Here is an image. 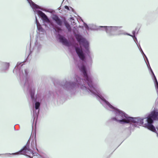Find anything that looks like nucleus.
<instances>
[{
	"mask_svg": "<svg viewBox=\"0 0 158 158\" xmlns=\"http://www.w3.org/2000/svg\"><path fill=\"white\" fill-rule=\"evenodd\" d=\"M28 3L29 4L30 6L33 9L34 11L38 15V16L41 18L44 25L45 26H47L45 23L49 24L50 22V19L48 18L46 14L43 12L42 11L39 10V9H40L43 11H46L44 9L41 8V7L34 2L31 0H27Z\"/></svg>",
	"mask_w": 158,
	"mask_h": 158,
	"instance_id": "obj_7",
	"label": "nucleus"
},
{
	"mask_svg": "<svg viewBox=\"0 0 158 158\" xmlns=\"http://www.w3.org/2000/svg\"><path fill=\"white\" fill-rule=\"evenodd\" d=\"M75 64L77 66L81 73L84 79L81 78L77 75H75L74 79L75 82L65 81L60 83V86L66 91L72 94L77 87L80 88L85 94L89 93L94 95L101 104L105 98L102 96L101 92L98 90L97 85L93 82V77L90 73L89 69L86 66L87 60L78 61L74 57Z\"/></svg>",
	"mask_w": 158,
	"mask_h": 158,
	"instance_id": "obj_1",
	"label": "nucleus"
},
{
	"mask_svg": "<svg viewBox=\"0 0 158 158\" xmlns=\"http://www.w3.org/2000/svg\"><path fill=\"white\" fill-rule=\"evenodd\" d=\"M89 29L91 30H97L98 27H97L95 25L92 24H89Z\"/></svg>",
	"mask_w": 158,
	"mask_h": 158,
	"instance_id": "obj_16",
	"label": "nucleus"
},
{
	"mask_svg": "<svg viewBox=\"0 0 158 158\" xmlns=\"http://www.w3.org/2000/svg\"><path fill=\"white\" fill-rule=\"evenodd\" d=\"M56 38L59 40L60 42L63 45L69 48L70 52L73 54V52H76L77 56H73L75 57L76 60L78 61V60H86V55L84 53V50L78 46L75 47L67 39L64 35H62L60 33L56 34Z\"/></svg>",
	"mask_w": 158,
	"mask_h": 158,
	"instance_id": "obj_4",
	"label": "nucleus"
},
{
	"mask_svg": "<svg viewBox=\"0 0 158 158\" xmlns=\"http://www.w3.org/2000/svg\"><path fill=\"white\" fill-rule=\"evenodd\" d=\"M63 23L66 28L68 29V31L69 32H71L72 29L71 27L68 22L66 20H64L63 21Z\"/></svg>",
	"mask_w": 158,
	"mask_h": 158,
	"instance_id": "obj_15",
	"label": "nucleus"
},
{
	"mask_svg": "<svg viewBox=\"0 0 158 158\" xmlns=\"http://www.w3.org/2000/svg\"><path fill=\"white\" fill-rule=\"evenodd\" d=\"M83 23L84 26L85 28V29L87 30H89V24L88 25L87 23L84 22L82 19H81Z\"/></svg>",
	"mask_w": 158,
	"mask_h": 158,
	"instance_id": "obj_18",
	"label": "nucleus"
},
{
	"mask_svg": "<svg viewBox=\"0 0 158 158\" xmlns=\"http://www.w3.org/2000/svg\"><path fill=\"white\" fill-rule=\"evenodd\" d=\"M31 146L32 147V148L33 150H34L35 148L38 151V150L37 148H36V141H35V143H34V141L33 142V143H32V142H31Z\"/></svg>",
	"mask_w": 158,
	"mask_h": 158,
	"instance_id": "obj_17",
	"label": "nucleus"
},
{
	"mask_svg": "<svg viewBox=\"0 0 158 158\" xmlns=\"http://www.w3.org/2000/svg\"><path fill=\"white\" fill-rule=\"evenodd\" d=\"M70 19L72 21L74 20V18L73 17H71L70 18Z\"/></svg>",
	"mask_w": 158,
	"mask_h": 158,
	"instance_id": "obj_22",
	"label": "nucleus"
},
{
	"mask_svg": "<svg viewBox=\"0 0 158 158\" xmlns=\"http://www.w3.org/2000/svg\"><path fill=\"white\" fill-rule=\"evenodd\" d=\"M136 31H132V34H133V35H135V32H136Z\"/></svg>",
	"mask_w": 158,
	"mask_h": 158,
	"instance_id": "obj_21",
	"label": "nucleus"
},
{
	"mask_svg": "<svg viewBox=\"0 0 158 158\" xmlns=\"http://www.w3.org/2000/svg\"><path fill=\"white\" fill-rule=\"evenodd\" d=\"M64 8L65 9L69 10V6L66 5L64 6Z\"/></svg>",
	"mask_w": 158,
	"mask_h": 158,
	"instance_id": "obj_20",
	"label": "nucleus"
},
{
	"mask_svg": "<svg viewBox=\"0 0 158 158\" xmlns=\"http://www.w3.org/2000/svg\"><path fill=\"white\" fill-rule=\"evenodd\" d=\"M119 28L118 26H99L97 30L105 31L108 36H114L115 35L116 31Z\"/></svg>",
	"mask_w": 158,
	"mask_h": 158,
	"instance_id": "obj_9",
	"label": "nucleus"
},
{
	"mask_svg": "<svg viewBox=\"0 0 158 158\" xmlns=\"http://www.w3.org/2000/svg\"><path fill=\"white\" fill-rule=\"evenodd\" d=\"M102 102L103 106L106 109L111 111L112 114H114L115 116L111 118L112 120L122 124L127 123L130 126L128 127L130 128H131V126L138 127L137 125L143 124V121L145 120L144 118L129 116L123 111L113 106L106 99Z\"/></svg>",
	"mask_w": 158,
	"mask_h": 158,
	"instance_id": "obj_3",
	"label": "nucleus"
},
{
	"mask_svg": "<svg viewBox=\"0 0 158 158\" xmlns=\"http://www.w3.org/2000/svg\"><path fill=\"white\" fill-rule=\"evenodd\" d=\"M73 23H75V22H74V21H73Z\"/></svg>",
	"mask_w": 158,
	"mask_h": 158,
	"instance_id": "obj_25",
	"label": "nucleus"
},
{
	"mask_svg": "<svg viewBox=\"0 0 158 158\" xmlns=\"http://www.w3.org/2000/svg\"><path fill=\"white\" fill-rule=\"evenodd\" d=\"M35 22L36 24L38 30L40 32L44 33L45 32V30L40 25L37 20V16H35Z\"/></svg>",
	"mask_w": 158,
	"mask_h": 158,
	"instance_id": "obj_14",
	"label": "nucleus"
},
{
	"mask_svg": "<svg viewBox=\"0 0 158 158\" xmlns=\"http://www.w3.org/2000/svg\"><path fill=\"white\" fill-rule=\"evenodd\" d=\"M144 119H145L146 122L144 124V127L156 133L158 137V126L156 127L157 131L155 127L153 125L155 121L158 120V109L155 108L153 110L147 115Z\"/></svg>",
	"mask_w": 158,
	"mask_h": 158,
	"instance_id": "obj_6",
	"label": "nucleus"
},
{
	"mask_svg": "<svg viewBox=\"0 0 158 158\" xmlns=\"http://www.w3.org/2000/svg\"><path fill=\"white\" fill-rule=\"evenodd\" d=\"M135 31H137V32H138V31H139V29H137V28H135Z\"/></svg>",
	"mask_w": 158,
	"mask_h": 158,
	"instance_id": "obj_23",
	"label": "nucleus"
},
{
	"mask_svg": "<svg viewBox=\"0 0 158 158\" xmlns=\"http://www.w3.org/2000/svg\"><path fill=\"white\" fill-rule=\"evenodd\" d=\"M41 49V45L38 43H35V45L33 48V51L37 54L40 52Z\"/></svg>",
	"mask_w": 158,
	"mask_h": 158,
	"instance_id": "obj_13",
	"label": "nucleus"
},
{
	"mask_svg": "<svg viewBox=\"0 0 158 158\" xmlns=\"http://www.w3.org/2000/svg\"><path fill=\"white\" fill-rule=\"evenodd\" d=\"M78 32V30L74 28L73 31V34L77 42L85 48V49H81L84 50V53L86 55V60H87L88 63L91 64L92 62V60L89 50V43L85 39L83 38L81 35L77 33Z\"/></svg>",
	"mask_w": 158,
	"mask_h": 158,
	"instance_id": "obj_5",
	"label": "nucleus"
},
{
	"mask_svg": "<svg viewBox=\"0 0 158 158\" xmlns=\"http://www.w3.org/2000/svg\"><path fill=\"white\" fill-rule=\"evenodd\" d=\"M56 94H57V95H58V92H56Z\"/></svg>",
	"mask_w": 158,
	"mask_h": 158,
	"instance_id": "obj_24",
	"label": "nucleus"
},
{
	"mask_svg": "<svg viewBox=\"0 0 158 158\" xmlns=\"http://www.w3.org/2000/svg\"><path fill=\"white\" fill-rule=\"evenodd\" d=\"M132 38H133L134 41L135 42V43L137 44V46L139 45V44H137L138 40L137 39V38L136 37L135 35H132Z\"/></svg>",
	"mask_w": 158,
	"mask_h": 158,
	"instance_id": "obj_19",
	"label": "nucleus"
},
{
	"mask_svg": "<svg viewBox=\"0 0 158 158\" xmlns=\"http://www.w3.org/2000/svg\"><path fill=\"white\" fill-rule=\"evenodd\" d=\"M21 63L19 64L18 62L17 63L13 72L14 73L18 72L20 80L21 83H23L25 80L24 89L29 91L33 103L32 108L33 111V123L35 120L36 122L37 121L41 101L39 95L35 96V90L33 87V80L28 75L29 72L28 69H23V65L19 66Z\"/></svg>",
	"mask_w": 158,
	"mask_h": 158,
	"instance_id": "obj_2",
	"label": "nucleus"
},
{
	"mask_svg": "<svg viewBox=\"0 0 158 158\" xmlns=\"http://www.w3.org/2000/svg\"><path fill=\"white\" fill-rule=\"evenodd\" d=\"M70 8L73 9V8L71 7H70Z\"/></svg>",
	"mask_w": 158,
	"mask_h": 158,
	"instance_id": "obj_26",
	"label": "nucleus"
},
{
	"mask_svg": "<svg viewBox=\"0 0 158 158\" xmlns=\"http://www.w3.org/2000/svg\"><path fill=\"white\" fill-rule=\"evenodd\" d=\"M118 27H119V28L118 29V30L116 31L115 35H129L132 37V35L130 34L129 33H127L126 32H124L123 30H121L120 29L122 27L121 26H118Z\"/></svg>",
	"mask_w": 158,
	"mask_h": 158,
	"instance_id": "obj_12",
	"label": "nucleus"
},
{
	"mask_svg": "<svg viewBox=\"0 0 158 158\" xmlns=\"http://www.w3.org/2000/svg\"><path fill=\"white\" fill-rule=\"evenodd\" d=\"M29 145H25L19 151L15 153V155H23L29 158H39L40 155L29 148Z\"/></svg>",
	"mask_w": 158,
	"mask_h": 158,
	"instance_id": "obj_8",
	"label": "nucleus"
},
{
	"mask_svg": "<svg viewBox=\"0 0 158 158\" xmlns=\"http://www.w3.org/2000/svg\"><path fill=\"white\" fill-rule=\"evenodd\" d=\"M1 69L0 70L1 72H5L6 70L8 69L10 66L9 63L2 62H1Z\"/></svg>",
	"mask_w": 158,
	"mask_h": 158,
	"instance_id": "obj_11",
	"label": "nucleus"
},
{
	"mask_svg": "<svg viewBox=\"0 0 158 158\" xmlns=\"http://www.w3.org/2000/svg\"><path fill=\"white\" fill-rule=\"evenodd\" d=\"M52 20L55 21L56 23L60 26H62L63 21L62 19H60L56 14H53L52 16Z\"/></svg>",
	"mask_w": 158,
	"mask_h": 158,
	"instance_id": "obj_10",
	"label": "nucleus"
}]
</instances>
